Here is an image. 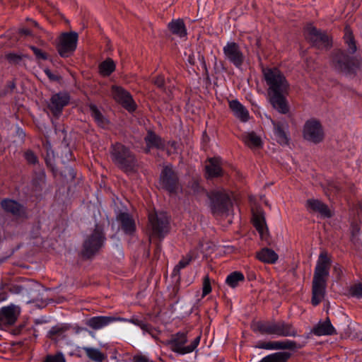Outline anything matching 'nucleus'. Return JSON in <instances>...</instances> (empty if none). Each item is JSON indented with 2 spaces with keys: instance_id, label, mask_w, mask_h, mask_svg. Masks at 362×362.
I'll return each instance as SVG.
<instances>
[{
  "instance_id": "1",
  "label": "nucleus",
  "mask_w": 362,
  "mask_h": 362,
  "mask_svg": "<svg viewBox=\"0 0 362 362\" xmlns=\"http://www.w3.org/2000/svg\"><path fill=\"white\" fill-rule=\"evenodd\" d=\"M331 266L332 260L328 256L327 252H320L315 269L312 284L311 303L314 306L319 305L325 297Z\"/></svg>"
},
{
  "instance_id": "2",
  "label": "nucleus",
  "mask_w": 362,
  "mask_h": 362,
  "mask_svg": "<svg viewBox=\"0 0 362 362\" xmlns=\"http://www.w3.org/2000/svg\"><path fill=\"white\" fill-rule=\"evenodd\" d=\"M110 155L114 165L127 174L135 173L138 168L136 156L130 148L120 142L112 144Z\"/></svg>"
},
{
  "instance_id": "3",
  "label": "nucleus",
  "mask_w": 362,
  "mask_h": 362,
  "mask_svg": "<svg viewBox=\"0 0 362 362\" xmlns=\"http://www.w3.org/2000/svg\"><path fill=\"white\" fill-rule=\"evenodd\" d=\"M206 196L208 199V207L214 216L228 215L233 207L230 196L224 189L206 191Z\"/></svg>"
},
{
  "instance_id": "4",
  "label": "nucleus",
  "mask_w": 362,
  "mask_h": 362,
  "mask_svg": "<svg viewBox=\"0 0 362 362\" xmlns=\"http://www.w3.org/2000/svg\"><path fill=\"white\" fill-rule=\"evenodd\" d=\"M330 65L338 73L356 75L359 61L341 49H334L330 54Z\"/></svg>"
},
{
  "instance_id": "5",
  "label": "nucleus",
  "mask_w": 362,
  "mask_h": 362,
  "mask_svg": "<svg viewBox=\"0 0 362 362\" xmlns=\"http://www.w3.org/2000/svg\"><path fill=\"white\" fill-rule=\"evenodd\" d=\"M106 240L104 227L100 223H96L92 233L84 240L81 257L85 259H92L101 249Z\"/></svg>"
},
{
  "instance_id": "6",
  "label": "nucleus",
  "mask_w": 362,
  "mask_h": 362,
  "mask_svg": "<svg viewBox=\"0 0 362 362\" xmlns=\"http://www.w3.org/2000/svg\"><path fill=\"white\" fill-rule=\"evenodd\" d=\"M264 79L269 86L268 95L288 93L289 83L284 75L277 68L263 70Z\"/></svg>"
},
{
  "instance_id": "7",
  "label": "nucleus",
  "mask_w": 362,
  "mask_h": 362,
  "mask_svg": "<svg viewBox=\"0 0 362 362\" xmlns=\"http://www.w3.org/2000/svg\"><path fill=\"white\" fill-rule=\"evenodd\" d=\"M160 187L169 194H177L180 189L178 173L171 164L163 166L159 175Z\"/></svg>"
},
{
  "instance_id": "8",
  "label": "nucleus",
  "mask_w": 362,
  "mask_h": 362,
  "mask_svg": "<svg viewBox=\"0 0 362 362\" xmlns=\"http://www.w3.org/2000/svg\"><path fill=\"white\" fill-rule=\"evenodd\" d=\"M201 336L197 337L189 346L184 345L187 341V332H177L171 336V339L168 340L166 345L170 346V349L179 354H185L192 352L198 346L200 341Z\"/></svg>"
},
{
  "instance_id": "9",
  "label": "nucleus",
  "mask_w": 362,
  "mask_h": 362,
  "mask_svg": "<svg viewBox=\"0 0 362 362\" xmlns=\"http://www.w3.org/2000/svg\"><path fill=\"white\" fill-rule=\"evenodd\" d=\"M78 40V34L76 32L62 33L56 44V49L60 57L66 58L71 56L76 49Z\"/></svg>"
},
{
  "instance_id": "10",
  "label": "nucleus",
  "mask_w": 362,
  "mask_h": 362,
  "mask_svg": "<svg viewBox=\"0 0 362 362\" xmlns=\"http://www.w3.org/2000/svg\"><path fill=\"white\" fill-rule=\"evenodd\" d=\"M308 35L306 40L312 47L317 49H329L332 47V39L326 32L317 29L315 26L307 28Z\"/></svg>"
},
{
  "instance_id": "11",
  "label": "nucleus",
  "mask_w": 362,
  "mask_h": 362,
  "mask_svg": "<svg viewBox=\"0 0 362 362\" xmlns=\"http://www.w3.org/2000/svg\"><path fill=\"white\" fill-rule=\"evenodd\" d=\"M303 134L305 139L314 144H319L325 139L323 127L320 122L316 119H310L305 122Z\"/></svg>"
},
{
  "instance_id": "12",
  "label": "nucleus",
  "mask_w": 362,
  "mask_h": 362,
  "mask_svg": "<svg viewBox=\"0 0 362 362\" xmlns=\"http://www.w3.org/2000/svg\"><path fill=\"white\" fill-rule=\"evenodd\" d=\"M148 222L151 228V235L158 238L160 241L168 233L167 217L163 214L158 215L156 212L150 213L148 214Z\"/></svg>"
},
{
  "instance_id": "13",
  "label": "nucleus",
  "mask_w": 362,
  "mask_h": 362,
  "mask_svg": "<svg viewBox=\"0 0 362 362\" xmlns=\"http://www.w3.org/2000/svg\"><path fill=\"white\" fill-rule=\"evenodd\" d=\"M70 99L71 96L68 92H59L52 95L47 107L54 117H59L64 107L69 105Z\"/></svg>"
},
{
  "instance_id": "14",
  "label": "nucleus",
  "mask_w": 362,
  "mask_h": 362,
  "mask_svg": "<svg viewBox=\"0 0 362 362\" xmlns=\"http://www.w3.org/2000/svg\"><path fill=\"white\" fill-rule=\"evenodd\" d=\"M112 93L113 98L119 102L124 108L130 112L136 110V105L131 94L121 86H112Z\"/></svg>"
},
{
  "instance_id": "15",
  "label": "nucleus",
  "mask_w": 362,
  "mask_h": 362,
  "mask_svg": "<svg viewBox=\"0 0 362 362\" xmlns=\"http://www.w3.org/2000/svg\"><path fill=\"white\" fill-rule=\"evenodd\" d=\"M252 222L253 226L258 231L261 239L264 240L268 245H270V235L265 220L264 212L262 209H257L255 211H252Z\"/></svg>"
},
{
  "instance_id": "16",
  "label": "nucleus",
  "mask_w": 362,
  "mask_h": 362,
  "mask_svg": "<svg viewBox=\"0 0 362 362\" xmlns=\"http://www.w3.org/2000/svg\"><path fill=\"white\" fill-rule=\"evenodd\" d=\"M223 50L226 59L230 63L237 68L241 67L245 57L238 43L235 42H228Z\"/></svg>"
},
{
  "instance_id": "17",
  "label": "nucleus",
  "mask_w": 362,
  "mask_h": 362,
  "mask_svg": "<svg viewBox=\"0 0 362 362\" xmlns=\"http://www.w3.org/2000/svg\"><path fill=\"white\" fill-rule=\"evenodd\" d=\"M18 307L11 305L0 309V328L4 329L13 325L18 320Z\"/></svg>"
},
{
  "instance_id": "18",
  "label": "nucleus",
  "mask_w": 362,
  "mask_h": 362,
  "mask_svg": "<svg viewBox=\"0 0 362 362\" xmlns=\"http://www.w3.org/2000/svg\"><path fill=\"white\" fill-rule=\"evenodd\" d=\"M1 206L6 213L11 214L16 218L26 217L25 208L16 200L4 199L1 202Z\"/></svg>"
},
{
  "instance_id": "19",
  "label": "nucleus",
  "mask_w": 362,
  "mask_h": 362,
  "mask_svg": "<svg viewBox=\"0 0 362 362\" xmlns=\"http://www.w3.org/2000/svg\"><path fill=\"white\" fill-rule=\"evenodd\" d=\"M116 220L119 223L122 231L129 235H132L136 230L135 221L128 212L119 211L116 216Z\"/></svg>"
},
{
  "instance_id": "20",
  "label": "nucleus",
  "mask_w": 362,
  "mask_h": 362,
  "mask_svg": "<svg viewBox=\"0 0 362 362\" xmlns=\"http://www.w3.org/2000/svg\"><path fill=\"white\" fill-rule=\"evenodd\" d=\"M208 161L209 164L205 166L206 179L211 180L214 178L223 177L224 175L225 171L221 167L220 158H209Z\"/></svg>"
},
{
  "instance_id": "21",
  "label": "nucleus",
  "mask_w": 362,
  "mask_h": 362,
  "mask_svg": "<svg viewBox=\"0 0 362 362\" xmlns=\"http://www.w3.org/2000/svg\"><path fill=\"white\" fill-rule=\"evenodd\" d=\"M288 93H276L269 95V102L272 107L281 114H286L289 111L286 95Z\"/></svg>"
},
{
  "instance_id": "22",
  "label": "nucleus",
  "mask_w": 362,
  "mask_h": 362,
  "mask_svg": "<svg viewBox=\"0 0 362 362\" xmlns=\"http://www.w3.org/2000/svg\"><path fill=\"white\" fill-rule=\"evenodd\" d=\"M311 332L317 336L334 335L337 334L329 317H327L324 322L320 321L313 328Z\"/></svg>"
},
{
  "instance_id": "23",
  "label": "nucleus",
  "mask_w": 362,
  "mask_h": 362,
  "mask_svg": "<svg viewBox=\"0 0 362 362\" xmlns=\"http://www.w3.org/2000/svg\"><path fill=\"white\" fill-rule=\"evenodd\" d=\"M144 141L148 148H156L159 150H164L165 144L163 139L151 129L147 131V134L144 137Z\"/></svg>"
},
{
  "instance_id": "24",
  "label": "nucleus",
  "mask_w": 362,
  "mask_h": 362,
  "mask_svg": "<svg viewBox=\"0 0 362 362\" xmlns=\"http://www.w3.org/2000/svg\"><path fill=\"white\" fill-rule=\"evenodd\" d=\"M273 124L277 142L280 145H288L290 139L286 132L288 125L281 122H273Z\"/></svg>"
},
{
  "instance_id": "25",
  "label": "nucleus",
  "mask_w": 362,
  "mask_h": 362,
  "mask_svg": "<svg viewBox=\"0 0 362 362\" xmlns=\"http://www.w3.org/2000/svg\"><path fill=\"white\" fill-rule=\"evenodd\" d=\"M275 326V321L259 320L252 324V329L254 332L262 334H274Z\"/></svg>"
},
{
  "instance_id": "26",
  "label": "nucleus",
  "mask_w": 362,
  "mask_h": 362,
  "mask_svg": "<svg viewBox=\"0 0 362 362\" xmlns=\"http://www.w3.org/2000/svg\"><path fill=\"white\" fill-rule=\"evenodd\" d=\"M307 206L315 212H318L325 218H331L332 214L328 206L318 199H308Z\"/></svg>"
},
{
  "instance_id": "27",
  "label": "nucleus",
  "mask_w": 362,
  "mask_h": 362,
  "mask_svg": "<svg viewBox=\"0 0 362 362\" xmlns=\"http://www.w3.org/2000/svg\"><path fill=\"white\" fill-rule=\"evenodd\" d=\"M117 319L112 316H96L88 319L86 324L93 329H99Z\"/></svg>"
},
{
  "instance_id": "28",
  "label": "nucleus",
  "mask_w": 362,
  "mask_h": 362,
  "mask_svg": "<svg viewBox=\"0 0 362 362\" xmlns=\"http://www.w3.org/2000/svg\"><path fill=\"white\" fill-rule=\"evenodd\" d=\"M229 107L240 121L245 122L249 120L250 115L247 110L238 100L229 101Z\"/></svg>"
},
{
  "instance_id": "29",
  "label": "nucleus",
  "mask_w": 362,
  "mask_h": 362,
  "mask_svg": "<svg viewBox=\"0 0 362 362\" xmlns=\"http://www.w3.org/2000/svg\"><path fill=\"white\" fill-rule=\"evenodd\" d=\"M89 109L90 115L97 125L102 129H107L110 123V120L102 114L95 105L90 104Z\"/></svg>"
},
{
  "instance_id": "30",
  "label": "nucleus",
  "mask_w": 362,
  "mask_h": 362,
  "mask_svg": "<svg viewBox=\"0 0 362 362\" xmlns=\"http://www.w3.org/2000/svg\"><path fill=\"white\" fill-rule=\"evenodd\" d=\"M274 334L282 337H296L297 331L291 324L279 321L276 322Z\"/></svg>"
},
{
  "instance_id": "31",
  "label": "nucleus",
  "mask_w": 362,
  "mask_h": 362,
  "mask_svg": "<svg viewBox=\"0 0 362 362\" xmlns=\"http://www.w3.org/2000/svg\"><path fill=\"white\" fill-rule=\"evenodd\" d=\"M256 257L264 263L274 264L279 255L272 249L264 247L256 253Z\"/></svg>"
},
{
  "instance_id": "32",
  "label": "nucleus",
  "mask_w": 362,
  "mask_h": 362,
  "mask_svg": "<svg viewBox=\"0 0 362 362\" xmlns=\"http://www.w3.org/2000/svg\"><path fill=\"white\" fill-rule=\"evenodd\" d=\"M71 329V325L69 324H64L56 325L51 328L47 334V337L52 340L54 344H57L59 339L57 337L62 336L65 332Z\"/></svg>"
},
{
  "instance_id": "33",
  "label": "nucleus",
  "mask_w": 362,
  "mask_h": 362,
  "mask_svg": "<svg viewBox=\"0 0 362 362\" xmlns=\"http://www.w3.org/2000/svg\"><path fill=\"white\" fill-rule=\"evenodd\" d=\"M168 29L174 35L180 37H185L187 34V30L182 19L173 20L168 25Z\"/></svg>"
},
{
  "instance_id": "34",
  "label": "nucleus",
  "mask_w": 362,
  "mask_h": 362,
  "mask_svg": "<svg viewBox=\"0 0 362 362\" xmlns=\"http://www.w3.org/2000/svg\"><path fill=\"white\" fill-rule=\"evenodd\" d=\"M98 69L101 76L107 77L115 71L116 64L112 59L108 57L99 64Z\"/></svg>"
},
{
  "instance_id": "35",
  "label": "nucleus",
  "mask_w": 362,
  "mask_h": 362,
  "mask_svg": "<svg viewBox=\"0 0 362 362\" xmlns=\"http://www.w3.org/2000/svg\"><path fill=\"white\" fill-rule=\"evenodd\" d=\"M46 175L45 172L42 168H37L34 170L33 177L32 179V185L36 190H41L42 186L45 184Z\"/></svg>"
},
{
  "instance_id": "36",
  "label": "nucleus",
  "mask_w": 362,
  "mask_h": 362,
  "mask_svg": "<svg viewBox=\"0 0 362 362\" xmlns=\"http://www.w3.org/2000/svg\"><path fill=\"white\" fill-rule=\"evenodd\" d=\"M344 39L345 43L348 45V50L349 54H354L357 50V47L352 30L349 25H346L344 28Z\"/></svg>"
},
{
  "instance_id": "37",
  "label": "nucleus",
  "mask_w": 362,
  "mask_h": 362,
  "mask_svg": "<svg viewBox=\"0 0 362 362\" xmlns=\"http://www.w3.org/2000/svg\"><path fill=\"white\" fill-rule=\"evenodd\" d=\"M291 356L289 352H276L265 356L259 362H287Z\"/></svg>"
},
{
  "instance_id": "38",
  "label": "nucleus",
  "mask_w": 362,
  "mask_h": 362,
  "mask_svg": "<svg viewBox=\"0 0 362 362\" xmlns=\"http://www.w3.org/2000/svg\"><path fill=\"white\" fill-rule=\"evenodd\" d=\"M244 141L251 148H260L262 147V139L255 132L248 133L244 138Z\"/></svg>"
},
{
  "instance_id": "39",
  "label": "nucleus",
  "mask_w": 362,
  "mask_h": 362,
  "mask_svg": "<svg viewBox=\"0 0 362 362\" xmlns=\"http://www.w3.org/2000/svg\"><path fill=\"white\" fill-rule=\"evenodd\" d=\"M59 175L65 180L72 182L75 180L76 173L70 165H64L58 168Z\"/></svg>"
},
{
  "instance_id": "40",
  "label": "nucleus",
  "mask_w": 362,
  "mask_h": 362,
  "mask_svg": "<svg viewBox=\"0 0 362 362\" xmlns=\"http://www.w3.org/2000/svg\"><path fill=\"white\" fill-rule=\"evenodd\" d=\"M245 276L240 272H233L230 274L226 280V283L231 288L238 286L240 281H244Z\"/></svg>"
},
{
  "instance_id": "41",
  "label": "nucleus",
  "mask_w": 362,
  "mask_h": 362,
  "mask_svg": "<svg viewBox=\"0 0 362 362\" xmlns=\"http://www.w3.org/2000/svg\"><path fill=\"white\" fill-rule=\"evenodd\" d=\"M274 349H288V350H296L301 349L303 346L300 344H297L294 341H275Z\"/></svg>"
},
{
  "instance_id": "42",
  "label": "nucleus",
  "mask_w": 362,
  "mask_h": 362,
  "mask_svg": "<svg viewBox=\"0 0 362 362\" xmlns=\"http://www.w3.org/2000/svg\"><path fill=\"white\" fill-rule=\"evenodd\" d=\"M4 58L11 65L19 64L24 58H29L28 54H18L9 52L5 54Z\"/></svg>"
},
{
  "instance_id": "43",
  "label": "nucleus",
  "mask_w": 362,
  "mask_h": 362,
  "mask_svg": "<svg viewBox=\"0 0 362 362\" xmlns=\"http://www.w3.org/2000/svg\"><path fill=\"white\" fill-rule=\"evenodd\" d=\"M86 353L89 358L96 362H102L105 358L104 355L98 349L86 348Z\"/></svg>"
},
{
  "instance_id": "44",
  "label": "nucleus",
  "mask_w": 362,
  "mask_h": 362,
  "mask_svg": "<svg viewBox=\"0 0 362 362\" xmlns=\"http://www.w3.org/2000/svg\"><path fill=\"white\" fill-rule=\"evenodd\" d=\"M42 362H66L65 357L61 351L55 354H47Z\"/></svg>"
},
{
  "instance_id": "45",
  "label": "nucleus",
  "mask_w": 362,
  "mask_h": 362,
  "mask_svg": "<svg viewBox=\"0 0 362 362\" xmlns=\"http://www.w3.org/2000/svg\"><path fill=\"white\" fill-rule=\"evenodd\" d=\"M151 83L163 92H165V81L163 75H158L151 79Z\"/></svg>"
},
{
  "instance_id": "46",
  "label": "nucleus",
  "mask_w": 362,
  "mask_h": 362,
  "mask_svg": "<svg viewBox=\"0 0 362 362\" xmlns=\"http://www.w3.org/2000/svg\"><path fill=\"white\" fill-rule=\"evenodd\" d=\"M16 79L7 81L5 88L0 90V97H4L8 94L12 93L16 88Z\"/></svg>"
},
{
  "instance_id": "47",
  "label": "nucleus",
  "mask_w": 362,
  "mask_h": 362,
  "mask_svg": "<svg viewBox=\"0 0 362 362\" xmlns=\"http://www.w3.org/2000/svg\"><path fill=\"white\" fill-rule=\"evenodd\" d=\"M349 293L351 296L361 298H362V283L358 282L352 285L349 288Z\"/></svg>"
},
{
  "instance_id": "48",
  "label": "nucleus",
  "mask_w": 362,
  "mask_h": 362,
  "mask_svg": "<svg viewBox=\"0 0 362 362\" xmlns=\"http://www.w3.org/2000/svg\"><path fill=\"white\" fill-rule=\"evenodd\" d=\"M30 48L33 52L37 59H42V60L48 59L49 55L47 52H43L42 49H40L33 45H30Z\"/></svg>"
},
{
  "instance_id": "49",
  "label": "nucleus",
  "mask_w": 362,
  "mask_h": 362,
  "mask_svg": "<svg viewBox=\"0 0 362 362\" xmlns=\"http://www.w3.org/2000/svg\"><path fill=\"white\" fill-rule=\"evenodd\" d=\"M131 322L139 326L144 331H146L150 334L153 329L151 325L145 323L142 320H140L139 319L133 318L131 320Z\"/></svg>"
},
{
  "instance_id": "50",
  "label": "nucleus",
  "mask_w": 362,
  "mask_h": 362,
  "mask_svg": "<svg viewBox=\"0 0 362 362\" xmlns=\"http://www.w3.org/2000/svg\"><path fill=\"white\" fill-rule=\"evenodd\" d=\"M211 292V286L210 279L208 275L205 276L203 279L202 296L208 295Z\"/></svg>"
},
{
  "instance_id": "51",
  "label": "nucleus",
  "mask_w": 362,
  "mask_h": 362,
  "mask_svg": "<svg viewBox=\"0 0 362 362\" xmlns=\"http://www.w3.org/2000/svg\"><path fill=\"white\" fill-rule=\"evenodd\" d=\"M24 157L28 163L35 164L38 162V158L35 153L31 150H28L24 153Z\"/></svg>"
},
{
  "instance_id": "52",
  "label": "nucleus",
  "mask_w": 362,
  "mask_h": 362,
  "mask_svg": "<svg viewBox=\"0 0 362 362\" xmlns=\"http://www.w3.org/2000/svg\"><path fill=\"white\" fill-rule=\"evenodd\" d=\"M5 287L6 290L15 294H18L24 290L23 286L13 284H6Z\"/></svg>"
},
{
  "instance_id": "53",
  "label": "nucleus",
  "mask_w": 362,
  "mask_h": 362,
  "mask_svg": "<svg viewBox=\"0 0 362 362\" xmlns=\"http://www.w3.org/2000/svg\"><path fill=\"white\" fill-rule=\"evenodd\" d=\"M44 72L51 81H57V82L60 83L61 81L62 80V77L61 76L54 74L53 73H52L50 69H49L48 68H46L44 70Z\"/></svg>"
},
{
  "instance_id": "54",
  "label": "nucleus",
  "mask_w": 362,
  "mask_h": 362,
  "mask_svg": "<svg viewBox=\"0 0 362 362\" xmlns=\"http://www.w3.org/2000/svg\"><path fill=\"white\" fill-rule=\"evenodd\" d=\"M341 191V187L334 182H329L327 185L326 194L328 192L337 194Z\"/></svg>"
},
{
  "instance_id": "55",
  "label": "nucleus",
  "mask_w": 362,
  "mask_h": 362,
  "mask_svg": "<svg viewBox=\"0 0 362 362\" xmlns=\"http://www.w3.org/2000/svg\"><path fill=\"white\" fill-rule=\"evenodd\" d=\"M275 341H259L257 348L263 349H274Z\"/></svg>"
},
{
  "instance_id": "56",
  "label": "nucleus",
  "mask_w": 362,
  "mask_h": 362,
  "mask_svg": "<svg viewBox=\"0 0 362 362\" xmlns=\"http://www.w3.org/2000/svg\"><path fill=\"white\" fill-rule=\"evenodd\" d=\"M45 163L47 167L51 170L53 176L55 177L58 174V168L54 166L52 162V159L49 157L45 158Z\"/></svg>"
},
{
  "instance_id": "57",
  "label": "nucleus",
  "mask_w": 362,
  "mask_h": 362,
  "mask_svg": "<svg viewBox=\"0 0 362 362\" xmlns=\"http://www.w3.org/2000/svg\"><path fill=\"white\" fill-rule=\"evenodd\" d=\"M192 258L190 255L187 256L186 258H183L182 259H181L177 265L180 269L185 268L190 263V262L192 261Z\"/></svg>"
},
{
  "instance_id": "58",
  "label": "nucleus",
  "mask_w": 362,
  "mask_h": 362,
  "mask_svg": "<svg viewBox=\"0 0 362 362\" xmlns=\"http://www.w3.org/2000/svg\"><path fill=\"white\" fill-rule=\"evenodd\" d=\"M192 188L194 192H204L206 193V191L202 187H201L198 182H194L192 186Z\"/></svg>"
},
{
  "instance_id": "59",
  "label": "nucleus",
  "mask_w": 362,
  "mask_h": 362,
  "mask_svg": "<svg viewBox=\"0 0 362 362\" xmlns=\"http://www.w3.org/2000/svg\"><path fill=\"white\" fill-rule=\"evenodd\" d=\"M18 34L19 36H30L32 35V32L28 28H19L18 30Z\"/></svg>"
},
{
  "instance_id": "60",
  "label": "nucleus",
  "mask_w": 362,
  "mask_h": 362,
  "mask_svg": "<svg viewBox=\"0 0 362 362\" xmlns=\"http://www.w3.org/2000/svg\"><path fill=\"white\" fill-rule=\"evenodd\" d=\"M24 327H25L24 324L19 325L18 327H16V328L13 329L11 331V334H12L13 335H18L21 333V332Z\"/></svg>"
},
{
  "instance_id": "61",
  "label": "nucleus",
  "mask_w": 362,
  "mask_h": 362,
  "mask_svg": "<svg viewBox=\"0 0 362 362\" xmlns=\"http://www.w3.org/2000/svg\"><path fill=\"white\" fill-rule=\"evenodd\" d=\"M134 362H153L149 360L146 356L140 355L134 356Z\"/></svg>"
},
{
  "instance_id": "62",
  "label": "nucleus",
  "mask_w": 362,
  "mask_h": 362,
  "mask_svg": "<svg viewBox=\"0 0 362 362\" xmlns=\"http://www.w3.org/2000/svg\"><path fill=\"white\" fill-rule=\"evenodd\" d=\"M360 230V228L357 224L351 225V235L352 236H356L358 234Z\"/></svg>"
},
{
  "instance_id": "63",
  "label": "nucleus",
  "mask_w": 362,
  "mask_h": 362,
  "mask_svg": "<svg viewBox=\"0 0 362 362\" xmlns=\"http://www.w3.org/2000/svg\"><path fill=\"white\" fill-rule=\"evenodd\" d=\"M199 59L200 60V62L202 63V67L204 69L206 74H207L208 73V70H207L206 64V62H205L204 57L203 55H202V54H199Z\"/></svg>"
},
{
  "instance_id": "64",
  "label": "nucleus",
  "mask_w": 362,
  "mask_h": 362,
  "mask_svg": "<svg viewBox=\"0 0 362 362\" xmlns=\"http://www.w3.org/2000/svg\"><path fill=\"white\" fill-rule=\"evenodd\" d=\"M180 269H181L177 265H176L175 267V268L173 269L172 276L174 277V276H178V280H180Z\"/></svg>"
}]
</instances>
